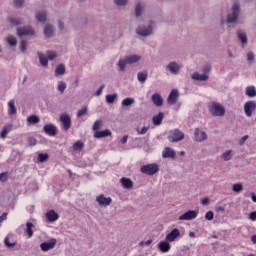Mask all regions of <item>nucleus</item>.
Here are the masks:
<instances>
[{"mask_svg": "<svg viewBox=\"0 0 256 256\" xmlns=\"http://www.w3.org/2000/svg\"><path fill=\"white\" fill-rule=\"evenodd\" d=\"M153 31H155V21L150 20L147 25H139L136 28L135 33L138 39H147L153 35Z\"/></svg>", "mask_w": 256, "mask_h": 256, "instance_id": "1", "label": "nucleus"}, {"mask_svg": "<svg viewBox=\"0 0 256 256\" xmlns=\"http://www.w3.org/2000/svg\"><path fill=\"white\" fill-rule=\"evenodd\" d=\"M241 14V5L235 2L230 8V12L226 16V23L235 24L239 21V15Z\"/></svg>", "mask_w": 256, "mask_h": 256, "instance_id": "2", "label": "nucleus"}, {"mask_svg": "<svg viewBox=\"0 0 256 256\" xmlns=\"http://www.w3.org/2000/svg\"><path fill=\"white\" fill-rule=\"evenodd\" d=\"M141 61V56L134 54L130 56H126L123 59H120L117 63L118 71L123 72L125 71V67L127 65H133V63H139Z\"/></svg>", "mask_w": 256, "mask_h": 256, "instance_id": "3", "label": "nucleus"}, {"mask_svg": "<svg viewBox=\"0 0 256 256\" xmlns=\"http://www.w3.org/2000/svg\"><path fill=\"white\" fill-rule=\"evenodd\" d=\"M209 111L211 115H213L214 117H223L225 115V107H223V105L217 102L211 103V106L209 107Z\"/></svg>", "mask_w": 256, "mask_h": 256, "instance_id": "4", "label": "nucleus"}, {"mask_svg": "<svg viewBox=\"0 0 256 256\" xmlns=\"http://www.w3.org/2000/svg\"><path fill=\"white\" fill-rule=\"evenodd\" d=\"M143 13H145V3L137 1L134 7V17L136 21H143Z\"/></svg>", "mask_w": 256, "mask_h": 256, "instance_id": "5", "label": "nucleus"}, {"mask_svg": "<svg viewBox=\"0 0 256 256\" xmlns=\"http://www.w3.org/2000/svg\"><path fill=\"white\" fill-rule=\"evenodd\" d=\"M140 171L144 175H155V173H159V165L158 164H147L141 166Z\"/></svg>", "mask_w": 256, "mask_h": 256, "instance_id": "6", "label": "nucleus"}, {"mask_svg": "<svg viewBox=\"0 0 256 256\" xmlns=\"http://www.w3.org/2000/svg\"><path fill=\"white\" fill-rule=\"evenodd\" d=\"M183 139H185V134L179 129L172 130L171 135L168 136L170 143H179Z\"/></svg>", "mask_w": 256, "mask_h": 256, "instance_id": "7", "label": "nucleus"}, {"mask_svg": "<svg viewBox=\"0 0 256 256\" xmlns=\"http://www.w3.org/2000/svg\"><path fill=\"white\" fill-rule=\"evenodd\" d=\"M17 35L18 37H34L35 35V29H33V27L31 26H25L22 28H17Z\"/></svg>", "mask_w": 256, "mask_h": 256, "instance_id": "8", "label": "nucleus"}, {"mask_svg": "<svg viewBox=\"0 0 256 256\" xmlns=\"http://www.w3.org/2000/svg\"><path fill=\"white\" fill-rule=\"evenodd\" d=\"M59 121L62 123L63 131H69V129H71V115L63 113L60 115Z\"/></svg>", "mask_w": 256, "mask_h": 256, "instance_id": "9", "label": "nucleus"}, {"mask_svg": "<svg viewBox=\"0 0 256 256\" xmlns=\"http://www.w3.org/2000/svg\"><path fill=\"white\" fill-rule=\"evenodd\" d=\"M197 215H199V212L195 210H189L180 215L178 219L179 221H193V219H197Z\"/></svg>", "mask_w": 256, "mask_h": 256, "instance_id": "10", "label": "nucleus"}, {"mask_svg": "<svg viewBox=\"0 0 256 256\" xmlns=\"http://www.w3.org/2000/svg\"><path fill=\"white\" fill-rule=\"evenodd\" d=\"M57 245V239L51 238L49 241L43 242L40 244L41 251L47 252L51 251V249H55Z\"/></svg>", "mask_w": 256, "mask_h": 256, "instance_id": "11", "label": "nucleus"}, {"mask_svg": "<svg viewBox=\"0 0 256 256\" xmlns=\"http://www.w3.org/2000/svg\"><path fill=\"white\" fill-rule=\"evenodd\" d=\"M166 71H169L172 75H179V71H181V65L175 61H171L166 65Z\"/></svg>", "mask_w": 256, "mask_h": 256, "instance_id": "12", "label": "nucleus"}, {"mask_svg": "<svg viewBox=\"0 0 256 256\" xmlns=\"http://www.w3.org/2000/svg\"><path fill=\"white\" fill-rule=\"evenodd\" d=\"M256 109L255 101H248L244 104V113L246 117H251L253 115V111Z\"/></svg>", "mask_w": 256, "mask_h": 256, "instance_id": "13", "label": "nucleus"}, {"mask_svg": "<svg viewBox=\"0 0 256 256\" xmlns=\"http://www.w3.org/2000/svg\"><path fill=\"white\" fill-rule=\"evenodd\" d=\"M97 203L100 205V207H108L110 203H112L111 197H105V195L101 194L96 197Z\"/></svg>", "mask_w": 256, "mask_h": 256, "instance_id": "14", "label": "nucleus"}, {"mask_svg": "<svg viewBox=\"0 0 256 256\" xmlns=\"http://www.w3.org/2000/svg\"><path fill=\"white\" fill-rule=\"evenodd\" d=\"M43 131L44 133H46V135H49L50 137H55V135H57V127L53 124L44 125Z\"/></svg>", "mask_w": 256, "mask_h": 256, "instance_id": "15", "label": "nucleus"}, {"mask_svg": "<svg viewBox=\"0 0 256 256\" xmlns=\"http://www.w3.org/2000/svg\"><path fill=\"white\" fill-rule=\"evenodd\" d=\"M177 99H179V90L173 89L167 98V103H169V105H175Z\"/></svg>", "mask_w": 256, "mask_h": 256, "instance_id": "16", "label": "nucleus"}, {"mask_svg": "<svg viewBox=\"0 0 256 256\" xmlns=\"http://www.w3.org/2000/svg\"><path fill=\"white\" fill-rule=\"evenodd\" d=\"M194 137H195V141H198L199 143H201V141L207 140V133H205V131L199 128H196L194 132Z\"/></svg>", "mask_w": 256, "mask_h": 256, "instance_id": "17", "label": "nucleus"}, {"mask_svg": "<svg viewBox=\"0 0 256 256\" xmlns=\"http://www.w3.org/2000/svg\"><path fill=\"white\" fill-rule=\"evenodd\" d=\"M180 235L181 232L179 231V229L175 228L166 235V241H168L169 243H173V241H175L177 237H180Z\"/></svg>", "mask_w": 256, "mask_h": 256, "instance_id": "18", "label": "nucleus"}, {"mask_svg": "<svg viewBox=\"0 0 256 256\" xmlns=\"http://www.w3.org/2000/svg\"><path fill=\"white\" fill-rule=\"evenodd\" d=\"M163 159H175V150L173 148L166 147L162 152Z\"/></svg>", "mask_w": 256, "mask_h": 256, "instance_id": "19", "label": "nucleus"}, {"mask_svg": "<svg viewBox=\"0 0 256 256\" xmlns=\"http://www.w3.org/2000/svg\"><path fill=\"white\" fill-rule=\"evenodd\" d=\"M152 103H154L156 107H163V97L161 96V94L154 93L152 95Z\"/></svg>", "mask_w": 256, "mask_h": 256, "instance_id": "20", "label": "nucleus"}, {"mask_svg": "<svg viewBox=\"0 0 256 256\" xmlns=\"http://www.w3.org/2000/svg\"><path fill=\"white\" fill-rule=\"evenodd\" d=\"M158 248L162 253H169L171 251V244H169V241H161L158 243Z\"/></svg>", "mask_w": 256, "mask_h": 256, "instance_id": "21", "label": "nucleus"}, {"mask_svg": "<svg viewBox=\"0 0 256 256\" xmlns=\"http://www.w3.org/2000/svg\"><path fill=\"white\" fill-rule=\"evenodd\" d=\"M44 35L45 37L51 38L55 35V28L51 24H46L44 27Z\"/></svg>", "mask_w": 256, "mask_h": 256, "instance_id": "22", "label": "nucleus"}, {"mask_svg": "<svg viewBox=\"0 0 256 256\" xmlns=\"http://www.w3.org/2000/svg\"><path fill=\"white\" fill-rule=\"evenodd\" d=\"M46 219L50 222L53 223L59 219V214L55 212V210H50L46 213Z\"/></svg>", "mask_w": 256, "mask_h": 256, "instance_id": "23", "label": "nucleus"}, {"mask_svg": "<svg viewBox=\"0 0 256 256\" xmlns=\"http://www.w3.org/2000/svg\"><path fill=\"white\" fill-rule=\"evenodd\" d=\"M95 139H103L105 137H111L110 130H101L94 133Z\"/></svg>", "mask_w": 256, "mask_h": 256, "instance_id": "24", "label": "nucleus"}, {"mask_svg": "<svg viewBox=\"0 0 256 256\" xmlns=\"http://www.w3.org/2000/svg\"><path fill=\"white\" fill-rule=\"evenodd\" d=\"M245 95L246 97H249L250 99H253L256 97V88L255 86L251 85L245 88Z\"/></svg>", "mask_w": 256, "mask_h": 256, "instance_id": "25", "label": "nucleus"}, {"mask_svg": "<svg viewBox=\"0 0 256 256\" xmlns=\"http://www.w3.org/2000/svg\"><path fill=\"white\" fill-rule=\"evenodd\" d=\"M120 183L124 189H133V181L129 178H121Z\"/></svg>", "mask_w": 256, "mask_h": 256, "instance_id": "26", "label": "nucleus"}, {"mask_svg": "<svg viewBox=\"0 0 256 256\" xmlns=\"http://www.w3.org/2000/svg\"><path fill=\"white\" fill-rule=\"evenodd\" d=\"M192 79L194 81H207L209 79V75H207V74H199L198 72H194L192 74Z\"/></svg>", "mask_w": 256, "mask_h": 256, "instance_id": "27", "label": "nucleus"}, {"mask_svg": "<svg viewBox=\"0 0 256 256\" xmlns=\"http://www.w3.org/2000/svg\"><path fill=\"white\" fill-rule=\"evenodd\" d=\"M37 55L42 67H47L49 65V58L41 52H38Z\"/></svg>", "mask_w": 256, "mask_h": 256, "instance_id": "28", "label": "nucleus"}, {"mask_svg": "<svg viewBox=\"0 0 256 256\" xmlns=\"http://www.w3.org/2000/svg\"><path fill=\"white\" fill-rule=\"evenodd\" d=\"M8 114L17 115V108L15 107V100H10L8 102Z\"/></svg>", "mask_w": 256, "mask_h": 256, "instance_id": "29", "label": "nucleus"}, {"mask_svg": "<svg viewBox=\"0 0 256 256\" xmlns=\"http://www.w3.org/2000/svg\"><path fill=\"white\" fill-rule=\"evenodd\" d=\"M36 20L38 23H45L47 21V13L45 11L36 13Z\"/></svg>", "mask_w": 256, "mask_h": 256, "instance_id": "30", "label": "nucleus"}, {"mask_svg": "<svg viewBox=\"0 0 256 256\" xmlns=\"http://www.w3.org/2000/svg\"><path fill=\"white\" fill-rule=\"evenodd\" d=\"M163 117H164V114L163 112H160L159 114H157L156 116H154L152 118V122L154 125H161L162 121H163Z\"/></svg>", "mask_w": 256, "mask_h": 256, "instance_id": "31", "label": "nucleus"}, {"mask_svg": "<svg viewBox=\"0 0 256 256\" xmlns=\"http://www.w3.org/2000/svg\"><path fill=\"white\" fill-rule=\"evenodd\" d=\"M39 121H41V119L37 115H31L27 118V123H29V125H36Z\"/></svg>", "mask_w": 256, "mask_h": 256, "instance_id": "32", "label": "nucleus"}, {"mask_svg": "<svg viewBox=\"0 0 256 256\" xmlns=\"http://www.w3.org/2000/svg\"><path fill=\"white\" fill-rule=\"evenodd\" d=\"M131 105H135L134 98H125L122 100V107H131Z\"/></svg>", "mask_w": 256, "mask_h": 256, "instance_id": "33", "label": "nucleus"}, {"mask_svg": "<svg viewBox=\"0 0 256 256\" xmlns=\"http://www.w3.org/2000/svg\"><path fill=\"white\" fill-rule=\"evenodd\" d=\"M6 43H8V45H10V47H16L17 38L15 36H8L6 38Z\"/></svg>", "mask_w": 256, "mask_h": 256, "instance_id": "34", "label": "nucleus"}, {"mask_svg": "<svg viewBox=\"0 0 256 256\" xmlns=\"http://www.w3.org/2000/svg\"><path fill=\"white\" fill-rule=\"evenodd\" d=\"M55 75L56 77L59 75H65V65L63 64L58 65L55 70Z\"/></svg>", "mask_w": 256, "mask_h": 256, "instance_id": "35", "label": "nucleus"}, {"mask_svg": "<svg viewBox=\"0 0 256 256\" xmlns=\"http://www.w3.org/2000/svg\"><path fill=\"white\" fill-rule=\"evenodd\" d=\"M65 89H67V83H65V81H59L57 86V90L59 91V93L64 94Z\"/></svg>", "mask_w": 256, "mask_h": 256, "instance_id": "36", "label": "nucleus"}, {"mask_svg": "<svg viewBox=\"0 0 256 256\" xmlns=\"http://www.w3.org/2000/svg\"><path fill=\"white\" fill-rule=\"evenodd\" d=\"M29 238L33 237V223L27 222L26 223V231Z\"/></svg>", "mask_w": 256, "mask_h": 256, "instance_id": "37", "label": "nucleus"}, {"mask_svg": "<svg viewBox=\"0 0 256 256\" xmlns=\"http://www.w3.org/2000/svg\"><path fill=\"white\" fill-rule=\"evenodd\" d=\"M25 6V0H13V7L15 9H22Z\"/></svg>", "mask_w": 256, "mask_h": 256, "instance_id": "38", "label": "nucleus"}, {"mask_svg": "<svg viewBox=\"0 0 256 256\" xmlns=\"http://www.w3.org/2000/svg\"><path fill=\"white\" fill-rule=\"evenodd\" d=\"M137 79L140 83H145V81H147V72H139L137 74Z\"/></svg>", "mask_w": 256, "mask_h": 256, "instance_id": "39", "label": "nucleus"}, {"mask_svg": "<svg viewBox=\"0 0 256 256\" xmlns=\"http://www.w3.org/2000/svg\"><path fill=\"white\" fill-rule=\"evenodd\" d=\"M238 39L239 41H241L242 45H245V43H247V34H245V32H238Z\"/></svg>", "mask_w": 256, "mask_h": 256, "instance_id": "40", "label": "nucleus"}, {"mask_svg": "<svg viewBox=\"0 0 256 256\" xmlns=\"http://www.w3.org/2000/svg\"><path fill=\"white\" fill-rule=\"evenodd\" d=\"M83 147H85V144L81 141H77L73 144V151H82Z\"/></svg>", "mask_w": 256, "mask_h": 256, "instance_id": "41", "label": "nucleus"}, {"mask_svg": "<svg viewBox=\"0 0 256 256\" xmlns=\"http://www.w3.org/2000/svg\"><path fill=\"white\" fill-rule=\"evenodd\" d=\"M88 113H89V108L87 106H84L81 110L77 112V117L78 118L85 117V115H87Z\"/></svg>", "mask_w": 256, "mask_h": 256, "instance_id": "42", "label": "nucleus"}, {"mask_svg": "<svg viewBox=\"0 0 256 256\" xmlns=\"http://www.w3.org/2000/svg\"><path fill=\"white\" fill-rule=\"evenodd\" d=\"M115 99H117V94L106 95V103H109L110 105L115 103Z\"/></svg>", "mask_w": 256, "mask_h": 256, "instance_id": "43", "label": "nucleus"}, {"mask_svg": "<svg viewBox=\"0 0 256 256\" xmlns=\"http://www.w3.org/2000/svg\"><path fill=\"white\" fill-rule=\"evenodd\" d=\"M8 21H9L10 25H13L14 27H19V25H21L20 18H9Z\"/></svg>", "mask_w": 256, "mask_h": 256, "instance_id": "44", "label": "nucleus"}, {"mask_svg": "<svg viewBox=\"0 0 256 256\" xmlns=\"http://www.w3.org/2000/svg\"><path fill=\"white\" fill-rule=\"evenodd\" d=\"M117 7H127L129 0H113Z\"/></svg>", "mask_w": 256, "mask_h": 256, "instance_id": "45", "label": "nucleus"}, {"mask_svg": "<svg viewBox=\"0 0 256 256\" xmlns=\"http://www.w3.org/2000/svg\"><path fill=\"white\" fill-rule=\"evenodd\" d=\"M9 131H11V126H5L0 133L1 139H5V137H7L9 134Z\"/></svg>", "mask_w": 256, "mask_h": 256, "instance_id": "46", "label": "nucleus"}, {"mask_svg": "<svg viewBox=\"0 0 256 256\" xmlns=\"http://www.w3.org/2000/svg\"><path fill=\"white\" fill-rule=\"evenodd\" d=\"M232 155H233V151L228 150L222 154V159H224V161H231Z\"/></svg>", "mask_w": 256, "mask_h": 256, "instance_id": "47", "label": "nucleus"}, {"mask_svg": "<svg viewBox=\"0 0 256 256\" xmlns=\"http://www.w3.org/2000/svg\"><path fill=\"white\" fill-rule=\"evenodd\" d=\"M248 65H253V61H255V53L253 52H248L246 54Z\"/></svg>", "mask_w": 256, "mask_h": 256, "instance_id": "48", "label": "nucleus"}, {"mask_svg": "<svg viewBox=\"0 0 256 256\" xmlns=\"http://www.w3.org/2000/svg\"><path fill=\"white\" fill-rule=\"evenodd\" d=\"M232 190L234 191V193H241V191H243V184L241 183H236L233 185Z\"/></svg>", "mask_w": 256, "mask_h": 256, "instance_id": "49", "label": "nucleus"}, {"mask_svg": "<svg viewBox=\"0 0 256 256\" xmlns=\"http://www.w3.org/2000/svg\"><path fill=\"white\" fill-rule=\"evenodd\" d=\"M47 159H49V154H47V153H40L38 155V161L40 163H45V161H47Z\"/></svg>", "mask_w": 256, "mask_h": 256, "instance_id": "50", "label": "nucleus"}, {"mask_svg": "<svg viewBox=\"0 0 256 256\" xmlns=\"http://www.w3.org/2000/svg\"><path fill=\"white\" fill-rule=\"evenodd\" d=\"M147 131H149V126H144L142 128H136V133H138V135H145L147 133Z\"/></svg>", "mask_w": 256, "mask_h": 256, "instance_id": "51", "label": "nucleus"}, {"mask_svg": "<svg viewBox=\"0 0 256 256\" xmlns=\"http://www.w3.org/2000/svg\"><path fill=\"white\" fill-rule=\"evenodd\" d=\"M103 126V122L101 120H97L94 124H93V131H99V129H101V127Z\"/></svg>", "mask_w": 256, "mask_h": 256, "instance_id": "52", "label": "nucleus"}, {"mask_svg": "<svg viewBox=\"0 0 256 256\" xmlns=\"http://www.w3.org/2000/svg\"><path fill=\"white\" fill-rule=\"evenodd\" d=\"M20 51L27 53V40L20 41Z\"/></svg>", "mask_w": 256, "mask_h": 256, "instance_id": "53", "label": "nucleus"}, {"mask_svg": "<svg viewBox=\"0 0 256 256\" xmlns=\"http://www.w3.org/2000/svg\"><path fill=\"white\" fill-rule=\"evenodd\" d=\"M4 245H6V247H9V249H13V247H15L17 245V243H15V242L10 243L9 242V237H6L4 239Z\"/></svg>", "mask_w": 256, "mask_h": 256, "instance_id": "54", "label": "nucleus"}, {"mask_svg": "<svg viewBox=\"0 0 256 256\" xmlns=\"http://www.w3.org/2000/svg\"><path fill=\"white\" fill-rule=\"evenodd\" d=\"M215 217V214L213 213V211H208L206 214H205V219L207 221H213V218Z\"/></svg>", "mask_w": 256, "mask_h": 256, "instance_id": "55", "label": "nucleus"}, {"mask_svg": "<svg viewBox=\"0 0 256 256\" xmlns=\"http://www.w3.org/2000/svg\"><path fill=\"white\" fill-rule=\"evenodd\" d=\"M47 57L50 61H53V59H55L57 57V53H55V51H48Z\"/></svg>", "mask_w": 256, "mask_h": 256, "instance_id": "56", "label": "nucleus"}, {"mask_svg": "<svg viewBox=\"0 0 256 256\" xmlns=\"http://www.w3.org/2000/svg\"><path fill=\"white\" fill-rule=\"evenodd\" d=\"M28 144L30 145V147H34V145H37V140L33 137H29Z\"/></svg>", "mask_w": 256, "mask_h": 256, "instance_id": "57", "label": "nucleus"}, {"mask_svg": "<svg viewBox=\"0 0 256 256\" xmlns=\"http://www.w3.org/2000/svg\"><path fill=\"white\" fill-rule=\"evenodd\" d=\"M103 89H105V85H102L95 93L96 97H101L103 93Z\"/></svg>", "mask_w": 256, "mask_h": 256, "instance_id": "58", "label": "nucleus"}, {"mask_svg": "<svg viewBox=\"0 0 256 256\" xmlns=\"http://www.w3.org/2000/svg\"><path fill=\"white\" fill-rule=\"evenodd\" d=\"M203 73H205V75H207V73H211V65L204 66Z\"/></svg>", "mask_w": 256, "mask_h": 256, "instance_id": "59", "label": "nucleus"}, {"mask_svg": "<svg viewBox=\"0 0 256 256\" xmlns=\"http://www.w3.org/2000/svg\"><path fill=\"white\" fill-rule=\"evenodd\" d=\"M247 139H249V136L245 135L243 136L240 140H239V145H244L245 141H247Z\"/></svg>", "mask_w": 256, "mask_h": 256, "instance_id": "60", "label": "nucleus"}, {"mask_svg": "<svg viewBox=\"0 0 256 256\" xmlns=\"http://www.w3.org/2000/svg\"><path fill=\"white\" fill-rule=\"evenodd\" d=\"M249 219L250 221H256V212H251L249 215Z\"/></svg>", "mask_w": 256, "mask_h": 256, "instance_id": "61", "label": "nucleus"}, {"mask_svg": "<svg viewBox=\"0 0 256 256\" xmlns=\"http://www.w3.org/2000/svg\"><path fill=\"white\" fill-rule=\"evenodd\" d=\"M129 139L128 135H125L122 137V139L120 140V143H122V145H125L127 143V140Z\"/></svg>", "mask_w": 256, "mask_h": 256, "instance_id": "62", "label": "nucleus"}, {"mask_svg": "<svg viewBox=\"0 0 256 256\" xmlns=\"http://www.w3.org/2000/svg\"><path fill=\"white\" fill-rule=\"evenodd\" d=\"M0 181H3V182L7 181V173L0 174Z\"/></svg>", "mask_w": 256, "mask_h": 256, "instance_id": "63", "label": "nucleus"}, {"mask_svg": "<svg viewBox=\"0 0 256 256\" xmlns=\"http://www.w3.org/2000/svg\"><path fill=\"white\" fill-rule=\"evenodd\" d=\"M7 220V213H3L1 216H0V225L1 223H3V221Z\"/></svg>", "mask_w": 256, "mask_h": 256, "instance_id": "64", "label": "nucleus"}]
</instances>
